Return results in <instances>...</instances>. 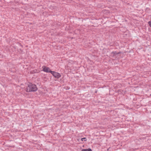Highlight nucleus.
Listing matches in <instances>:
<instances>
[{"label":"nucleus","instance_id":"nucleus-1","mask_svg":"<svg viewBox=\"0 0 151 151\" xmlns=\"http://www.w3.org/2000/svg\"><path fill=\"white\" fill-rule=\"evenodd\" d=\"M37 90V88L36 85L32 83H29L26 89V91L30 92L32 91H35Z\"/></svg>","mask_w":151,"mask_h":151},{"label":"nucleus","instance_id":"nucleus-2","mask_svg":"<svg viewBox=\"0 0 151 151\" xmlns=\"http://www.w3.org/2000/svg\"><path fill=\"white\" fill-rule=\"evenodd\" d=\"M51 73L52 74L54 77L56 78H58L61 77V75L60 74L56 72L52 71L51 72Z\"/></svg>","mask_w":151,"mask_h":151},{"label":"nucleus","instance_id":"nucleus-3","mask_svg":"<svg viewBox=\"0 0 151 151\" xmlns=\"http://www.w3.org/2000/svg\"><path fill=\"white\" fill-rule=\"evenodd\" d=\"M42 70L46 73H51V72L52 71H51L49 68L45 66H42Z\"/></svg>","mask_w":151,"mask_h":151},{"label":"nucleus","instance_id":"nucleus-4","mask_svg":"<svg viewBox=\"0 0 151 151\" xmlns=\"http://www.w3.org/2000/svg\"><path fill=\"white\" fill-rule=\"evenodd\" d=\"M81 151H92V150L90 148L83 149Z\"/></svg>","mask_w":151,"mask_h":151},{"label":"nucleus","instance_id":"nucleus-5","mask_svg":"<svg viewBox=\"0 0 151 151\" xmlns=\"http://www.w3.org/2000/svg\"><path fill=\"white\" fill-rule=\"evenodd\" d=\"M86 138L85 137H84V138H82L81 139V140L82 141H86Z\"/></svg>","mask_w":151,"mask_h":151},{"label":"nucleus","instance_id":"nucleus-6","mask_svg":"<svg viewBox=\"0 0 151 151\" xmlns=\"http://www.w3.org/2000/svg\"><path fill=\"white\" fill-rule=\"evenodd\" d=\"M112 53L113 54V55H115L116 54H118V53H116V52H112Z\"/></svg>","mask_w":151,"mask_h":151},{"label":"nucleus","instance_id":"nucleus-7","mask_svg":"<svg viewBox=\"0 0 151 151\" xmlns=\"http://www.w3.org/2000/svg\"><path fill=\"white\" fill-rule=\"evenodd\" d=\"M149 25L151 27V22L150 21L148 23Z\"/></svg>","mask_w":151,"mask_h":151}]
</instances>
